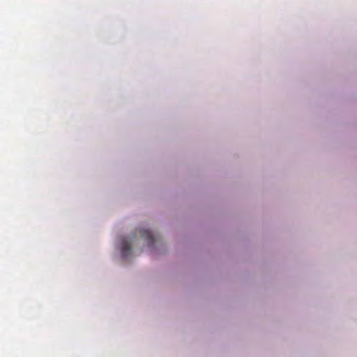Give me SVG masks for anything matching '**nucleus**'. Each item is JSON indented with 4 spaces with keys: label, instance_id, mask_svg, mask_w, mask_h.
Segmentation results:
<instances>
[{
    "label": "nucleus",
    "instance_id": "nucleus-1",
    "mask_svg": "<svg viewBox=\"0 0 357 357\" xmlns=\"http://www.w3.org/2000/svg\"><path fill=\"white\" fill-rule=\"evenodd\" d=\"M139 233L140 234L142 238L146 240L149 246H151L152 245H153L155 241H156V236L150 230L141 229H139Z\"/></svg>",
    "mask_w": 357,
    "mask_h": 357
},
{
    "label": "nucleus",
    "instance_id": "nucleus-2",
    "mask_svg": "<svg viewBox=\"0 0 357 357\" xmlns=\"http://www.w3.org/2000/svg\"><path fill=\"white\" fill-rule=\"evenodd\" d=\"M131 252V243L127 238H123L121 243V254L124 258H126Z\"/></svg>",
    "mask_w": 357,
    "mask_h": 357
}]
</instances>
